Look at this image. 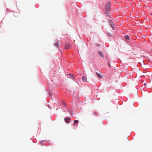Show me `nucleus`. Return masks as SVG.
<instances>
[{"mask_svg": "<svg viewBox=\"0 0 152 152\" xmlns=\"http://www.w3.org/2000/svg\"><path fill=\"white\" fill-rule=\"evenodd\" d=\"M98 54L99 55V56L101 57H103L104 56V55H103V54L101 52L99 51L98 52Z\"/></svg>", "mask_w": 152, "mask_h": 152, "instance_id": "obj_6", "label": "nucleus"}, {"mask_svg": "<svg viewBox=\"0 0 152 152\" xmlns=\"http://www.w3.org/2000/svg\"><path fill=\"white\" fill-rule=\"evenodd\" d=\"M94 113V115H96L97 114V113L95 112Z\"/></svg>", "mask_w": 152, "mask_h": 152, "instance_id": "obj_12", "label": "nucleus"}, {"mask_svg": "<svg viewBox=\"0 0 152 152\" xmlns=\"http://www.w3.org/2000/svg\"><path fill=\"white\" fill-rule=\"evenodd\" d=\"M146 85V83H144V86H145Z\"/></svg>", "mask_w": 152, "mask_h": 152, "instance_id": "obj_14", "label": "nucleus"}, {"mask_svg": "<svg viewBox=\"0 0 152 152\" xmlns=\"http://www.w3.org/2000/svg\"><path fill=\"white\" fill-rule=\"evenodd\" d=\"M109 22L110 23V24L111 25V27L113 28V30H115V25L114 23H113V21L110 20H109Z\"/></svg>", "mask_w": 152, "mask_h": 152, "instance_id": "obj_1", "label": "nucleus"}, {"mask_svg": "<svg viewBox=\"0 0 152 152\" xmlns=\"http://www.w3.org/2000/svg\"><path fill=\"white\" fill-rule=\"evenodd\" d=\"M82 80L84 82L87 81L86 78L85 76L83 77Z\"/></svg>", "mask_w": 152, "mask_h": 152, "instance_id": "obj_8", "label": "nucleus"}, {"mask_svg": "<svg viewBox=\"0 0 152 152\" xmlns=\"http://www.w3.org/2000/svg\"><path fill=\"white\" fill-rule=\"evenodd\" d=\"M110 5L109 3H107L106 5V9L108 10H110Z\"/></svg>", "mask_w": 152, "mask_h": 152, "instance_id": "obj_4", "label": "nucleus"}, {"mask_svg": "<svg viewBox=\"0 0 152 152\" xmlns=\"http://www.w3.org/2000/svg\"><path fill=\"white\" fill-rule=\"evenodd\" d=\"M69 75L70 77H72L73 78H75V77H74V76L73 75H72V74H69Z\"/></svg>", "mask_w": 152, "mask_h": 152, "instance_id": "obj_11", "label": "nucleus"}, {"mask_svg": "<svg viewBox=\"0 0 152 152\" xmlns=\"http://www.w3.org/2000/svg\"><path fill=\"white\" fill-rule=\"evenodd\" d=\"M71 47V45L69 43H67L65 46L64 48L66 49H69Z\"/></svg>", "mask_w": 152, "mask_h": 152, "instance_id": "obj_2", "label": "nucleus"}, {"mask_svg": "<svg viewBox=\"0 0 152 152\" xmlns=\"http://www.w3.org/2000/svg\"><path fill=\"white\" fill-rule=\"evenodd\" d=\"M107 35L109 36H111V35L109 33Z\"/></svg>", "mask_w": 152, "mask_h": 152, "instance_id": "obj_13", "label": "nucleus"}, {"mask_svg": "<svg viewBox=\"0 0 152 152\" xmlns=\"http://www.w3.org/2000/svg\"><path fill=\"white\" fill-rule=\"evenodd\" d=\"M54 45L55 46H56L57 48L59 47V44L58 42H56L55 43Z\"/></svg>", "mask_w": 152, "mask_h": 152, "instance_id": "obj_7", "label": "nucleus"}, {"mask_svg": "<svg viewBox=\"0 0 152 152\" xmlns=\"http://www.w3.org/2000/svg\"><path fill=\"white\" fill-rule=\"evenodd\" d=\"M70 119V118L69 117L67 118H65L64 119L65 122L67 123H69V122Z\"/></svg>", "mask_w": 152, "mask_h": 152, "instance_id": "obj_5", "label": "nucleus"}, {"mask_svg": "<svg viewBox=\"0 0 152 152\" xmlns=\"http://www.w3.org/2000/svg\"><path fill=\"white\" fill-rule=\"evenodd\" d=\"M96 75L99 78H102V74L99 71L98 72H96Z\"/></svg>", "mask_w": 152, "mask_h": 152, "instance_id": "obj_3", "label": "nucleus"}, {"mask_svg": "<svg viewBox=\"0 0 152 152\" xmlns=\"http://www.w3.org/2000/svg\"><path fill=\"white\" fill-rule=\"evenodd\" d=\"M108 65L109 66H110V64H108Z\"/></svg>", "mask_w": 152, "mask_h": 152, "instance_id": "obj_15", "label": "nucleus"}, {"mask_svg": "<svg viewBox=\"0 0 152 152\" xmlns=\"http://www.w3.org/2000/svg\"><path fill=\"white\" fill-rule=\"evenodd\" d=\"M78 122V121L77 120H75L74 121V124L73 125H74L75 124L77 123Z\"/></svg>", "mask_w": 152, "mask_h": 152, "instance_id": "obj_10", "label": "nucleus"}, {"mask_svg": "<svg viewBox=\"0 0 152 152\" xmlns=\"http://www.w3.org/2000/svg\"><path fill=\"white\" fill-rule=\"evenodd\" d=\"M125 38L126 39H129V37L128 35H126L125 36Z\"/></svg>", "mask_w": 152, "mask_h": 152, "instance_id": "obj_9", "label": "nucleus"}]
</instances>
